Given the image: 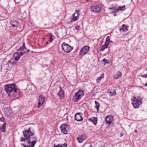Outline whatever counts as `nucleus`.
<instances>
[{
  "mask_svg": "<svg viewBox=\"0 0 147 147\" xmlns=\"http://www.w3.org/2000/svg\"><path fill=\"white\" fill-rule=\"evenodd\" d=\"M34 129L31 127L23 131L24 137L21 138L20 141H24L28 144L27 146L22 144L24 147H34L36 142V138L34 136Z\"/></svg>",
  "mask_w": 147,
  "mask_h": 147,
  "instance_id": "nucleus-1",
  "label": "nucleus"
},
{
  "mask_svg": "<svg viewBox=\"0 0 147 147\" xmlns=\"http://www.w3.org/2000/svg\"><path fill=\"white\" fill-rule=\"evenodd\" d=\"M18 89L17 86L14 84L6 85L4 88V89L8 96L12 92H16Z\"/></svg>",
  "mask_w": 147,
  "mask_h": 147,
  "instance_id": "nucleus-2",
  "label": "nucleus"
},
{
  "mask_svg": "<svg viewBox=\"0 0 147 147\" xmlns=\"http://www.w3.org/2000/svg\"><path fill=\"white\" fill-rule=\"evenodd\" d=\"M84 95L83 90H79L74 96L73 100L75 102L79 101Z\"/></svg>",
  "mask_w": 147,
  "mask_h": 147,
  "instance_id": "nucleus-3",
  "label": "nucleus"
},
{
  "mask_svg": "<svg viewBox=\"0 0 147 147\" xmlns=\"http://www.w3.org/2000/svg\"><path fill=\"white\" fill-rule=\"evenodd\" d=\"M29 51V50H26L24 43L22 46H20V49L17 50V52L18 53V55L21 57L25 54H28Z\"/></svg>",
  "mask_w": 147,
  "mask_h": 147,
  "instance_id": "nucleus-4",
  "label": "nucleus"
},
{
  "mask_svg": "<svg viewBox=\"0 0 147 147\" xmlns=\"http://www.w3.org/2000/svg\"><path fill=\"white\" fill-rule=\"evenodd\" d=\"M125 9V7L123 6L122 7H116L115 6H112L111 7H109L108 9L110 10H112V11L109 12V13H115L119 11H123Z\"/></svg>",
  "mask_w": 147,
  "mask_h": 147,
  "instance_id": "nucleus-5",
  "label": "nucleus"
},
{
  "mask_svg": "<svg viewBox=\"0 0 147 147\" xmlns=\"http://www.w3.org/2000/svg\"><path fill=\"white\" fill-rule=\"evenodd\" d=\"M131 103L135 108H138L141 104V101L139 99L136 98V97L133 96L131 99Z\"/></svg>",
  "mask_w": 147,
  "mask_h": 147,
  "instance_id": "nucleus-6",
  "label": "nucleus"
},
{
  "mask_svg": "<svg viewBox=\"0 0 147 147\" xmlns=\"http://www.w3.org/2000/svg\"><path fill=\"white\" fill-rule=\"evenodd\" d=\"M3 118H0V131L2 132H5L6 127V123L4 121ZM0 131V134H1Z\"/></svg>",
  "mask_w": 147,
  "mask_h": 147,
  "instance_id": "nucleus-7",
  "label": "nucleus"
},
{
  "mask_svg": "<svg viewBox=\"0 0 147 147\" xmlns=\"http://www.w3.org/2000/svg\"><path fill=\"white\" fill-rule=\"evenodd\" d=\"M62 49L65 52L69 53L70 52L73 48L64 42L62 45Z\"/></svg>",
  "mask_w": 147,
  "mask_h": 147,
  "instance_id": "nucleus-8",
  "label": "nucleus"
},
{
  "mask_svg": "<svg viewBox=\"0 0 147 147\" xmlns=\"http://www.w3.org/2000/svg\"><path fill=\"white\" fill-rule=\"evenodd\" d=\"M90 47L88 46H85L82 47L79 52V55L83 56L87 53L89 51Z\"/></svg>",
  "mask_w": 147,
  "mask_h": 147,
  "instance_id": "nucleus-9",
  "label": "nucleus"
},
{
  "mask_svg": "<svg viewBox=\"0 0 147 147\" xmlns=\"http://www.w3.org/2000/svg\"><path fill=\"white\" fill-rule=\"evenodd\" d=\"M39 102L38 105V108H39L40 106H41L44 104V102L45 100L46 99V97L42 95H40L39 96Z\"/></svg>",
  "mask_w": 147,
  "mask_h": 147,
  "instance_id": "nucleus-10",
  "label": "nucleus"
},
{
  "mask_svg": "<svg viewBox=\"0 0 147 147\" xmlns=\"http://www.w3.org/2000/svg\"><path fill=\"white\" fill-rule=\"evenodd\" d=\"M79 11V10H76V12L73 14L72 16V20L70 21V23H72L73 21H75L77 20L79 15V14L78 12Z\"/></svg>",
  "mask_w": 147,
  "mask_h": 147,
  "instance_id": "nucleus-11",
  "label": "nucleus"
},
{
  "mask_svg": "<svg viewBox=\"0 0 147 147\" xmlns=\"http://www.w3.org/2000/svg\"><path fill=\"white\" fill-rule=\"evenodd\" d=\"M82 114L81 113H77L75 115V119L78 121H82L83 119L82 117Z\"/></svg>",
  "mask_w": 147,
  "mask_h": 147,
  "instance_id": "nucleus-12",
  "label": "nucleus"
},
{
  "mask_svg": "<svg viewBox=\"0 0 147 147\" xmlns=\"http://www.w3.org/2000/svg\"><path fill=\"white\" fill-rule=\"evenodd\" d=\"M86 139V136L85 134H82L81 135H79L76 138V140L80 143H81L82 142Z\"/></svg>",
  "mask_w": 147,
  "mask_h": 147,
  "instance_id": "nucleus-13",
  "label": "nucleus"
},
{
  "mask_svg": "<svg viewBox=\"0 0 147 147\" xmlns=\"http://www.w3.org/2000/svg\"><path fill=\"white\" fill-rule=\"evenodd\" d=\"M113 116L112 115H109L106 116L105 118V121L106 123L111 124L113 120Z\"/></svg>",
  "mask_w": 147,
  "mask_h": 147,
  "instance_id": "nucleus-14",
  "label": "nucleus"
},
{
  "mask_svg": "<svg viewBox=\"0 0 147 147\" xmlns=\"http://www.w3.org/2000/svg\"><path fill=\"white\" fill-rule=\"evenodd\" d=\"M91 10L94 12L99 13L100 11V7L99 5L92 7L91 8Z\"/></svg>",
  "mask_w": 147,
  "mask_h": 147,
  "instance_id": "nucleus-15",
  "label": "nucleus"
},
{
  "mask_svg": "<svg viewBox=\"0 0 147 147\" xmlns=\"http://www.w3.org/2000/svg\"><path fill=\"white\" fill-rule=\"evenodd\" d=\"M67 125L66 124L64 123L62 125L61 127V131L62 132L66 134L67 133L66 129L67 127Z\"/></svg>",
  "mask_w": 147,
  "mask_h": 147,
  "instance_id": "nucleus-16",
  "label": "nucleus"
},
{
  "mask_svg": "<svg viewBox=\"0 0 147 147\" xmlns=\"http://www.w3.org/2000/svg\"><path fill=\"white\" fill-rule=\"evenodd\" d=\"M128 28V26L125 24H123L122 25V27H119V28L120 31L127 32L128 31L127 28Z\"/></svg>",
  "mask_w": 147,
  "mask_h": 147,
  "instance_id": "nucleus-17",
  "label": "nucleus"
},
{
  "mask_svg": "<svg viewBox=\"0 0 147 147\" xmlns=\"http://www.w3.org/2000/svg\"><path fill=\"white\" fill-rule=\"evenodd\" d=\"M11 24L13 27L17 28L19 24V22L16 20H13L11 21Z\"/></svg>",
  "mask_w": 147,
  "mask_h": 147,
  "instance_id": "nucleus-18",
  "label": "nucleus"
},
{
  "mask_svg": "<svg viewBox=\"0 0 147 147\" xmlns=\"http://www.w3.org/2000/svg\"><path fill=\"white\" fill-rule=\"evenodd\" d=\"M60 90L58 94V95L59 96L60 99H61L64 98V94L63 91L61 90L60 86Z\"/></svg>",
  "mask_w": 147,
  "mask_h": 147,
  "instance_id": "nucleus-19",
  "label": "nucleus"
},
{
  "mask_svg": "<svg viewBox=\"0 0 147 147\" xmlns=\"http://www.w3.org/2000/svg\"><path fill=\"white\" fill-rule=\"evenodd\" d=\"M122 74L120 71H118L117 74L113 76V78L115 79H117L119 78Z\"/></svg>",
  "mask_w": 147,
  "mask_h": 147,
  "instance_id": "nucleus-20",
  "label": "nucleus"
},
{
  "mask_svg": "<svg viewBox=\"0 0 147 147\" xmlns=\"http://www.w3.org/2000/svg\"><path fill=\"white\" fill-rule=\"evenodd\" d=\"M14 57H15V60L16 61H17L19 60L21 57L18 55V53L17 52H15L14 54Z\"/></svg>",
  "mask_w": 147,
  "mask_h": 147,
  "instance_id": "nucleus-21",
  "label": "nucleus"
},
{
  "mask_svg": "<svg viewBox=\"0 0 147 147\" xmlns=\"http://www.w3.org/2000/svg\"><path fill=\"white\" fill-rule=\"evenodd\" d=\"M97 118L95 117H92L89 119V120L92 121L95 125L97 123Z\"/></svg>",
  "mask_w": 147,
  "mask_h": 147,
  "instance_id": "nucleus-22",
  "label": "nucleus"
},
{
  "mask_svg": "<svg viewBox=\"0 0 147 147\" xmlns=\"http://www.w3.org/2000/svg\"><path fill=\"white\" fill-rule=\"evenodd\" d=\"M104 74H102L100 77H98L96 79V82L98 83H100L101 80L104 78Z\"/></svg>",
  "mask_w": 147,
  "mask_h": 147,
  "instance_id": "nucleus-23",
  "label": "nucleus"
},
{
  "mask_svg": "<svg viewBox=\"0 0 147 147\" xmlns=\"http://www.w3.org/2000/svg\"><path fill=\"white\" fill-rule=\"evenodd\" d=\"M116 94V92L115 89H112L111 90V92L110 96H115Z\"/></svg>",
  "mask_w": 147,
  "mask_h": 147,
  "instance_id": "nucleus-24",
  "label": "nucleus"
},
{
  "mask_svg": "<svg viewBox=\"0 0 147 147\" xmlns=\"http://www.w3.org/2000/svg\"><path fill=\"white\" fill-rule=\"evenodd\" d=\"M95 103L96 104L95 107L96 108L97 111L98 110L99 107V103L96 101H95Z\"/></svg>",
  "mask_w": 147,
  "mask_h": 147,
  "instance_id": "nucleus-25",
  "label": "nucleus"
},
{
  "mask_svg": "<svg viewBox=\"0 0 147 147\" xmlns=\"http://www.w3.org/2000/svg\"><path fill=\"white\" fill-rule=\"evenodd\" d=\"M110 36H107L106 39V40L110 42V45H111V44L112 43L113 41L110 40Z\"/></svg>",
  "mask_w": 147,
  "mask_h": 147,
  "instance_id": "nucleus-26",
  "label": "nucleus"
},
{
  "mask_svg": "<svg viewBox=\"0 0 147 147\" xmlns=\"http://www.w3.org/2000/svg\"><path fill=\"white\" fill-rule=\"evenodd\" d=\"M11 111L10 110L9 107H5L4 109V112L5 113H7V112H10Z\"/></svg>",
  "mask_w": 147,
  "mask_h": 147,
  "instance_id": "nucleus-27",
  "label": "nucleus"
},
{
  "mask_svg": "<svg viewBox=\"0 0 147 147\" xmlns=\"http://www.w3.org/2000/svg\"><path fill=\"white\" fill-rule=\"evenodd\" d=\"M5 115L7 117L9 118L10 117H11V111L10 112H7V113H5Z\"/></svg>",
  "mask_w": 147,
  "mask_h": 147,
  "instance_id": "nucleus-28",
  "label": "nucleus"
},
{
  "mask_svg": "<svg viewBox=\"0 0 147 147\" xmlns=\"http://www.w3.org/2000/svg\"><path fill=\"white\" fill-rule=\"evenodd\" d=\"M108 47L106 46L105 44L104 45L101 47V49H100V51H103L105 49L107 48Z\"/></svg>",
  "mask_w": 147,
  "mask_h": 147,
  "instance_id": "nucleus-29",
  "label": "nucleus"
},
{
  "mask_svg": "<svg viewBox=\"0 0 147 147\" xmlns=\"http://www.w3.org/2000/svg\"><path fill=\"white\" fill-rule=\"evenodd\" d=\"M49 34L50 36V40H49V41L51 42L52 41V40H53V38H52L53 36L52 34L51 33H50Z\"/></svg>",
  "mask_w": 147,
  "mask_h": 147,
  "instance_id": "nucleus-30",
  "label": "nucleus"
},
{
  "mask_svg": "<svg viewBox=\"0 0 147 147\" xmlns=\"http://www.w3.org/2000/svg\"><path fill=\"white\" fill-rule=\"evenodd\" d=\"M75 28L77 30H79L81 29L80 26L78 25L75 26Z\"/></svg>",
  "mask_w": 147,
  "mask_h": 147,
  "instance_id": "nucleus-31",
  "label": "nucleus"
},
{
  "mask_svg": "<svg viewBox=\"0 0 147 147\" xmlns=\"http://www.w3.org/2000/svg\"><path fill=\"white\" fill-rule=\"evenodd\" d=\"M60 147H67V143H65L60 145Z\"/></svg>",
  "mask_w": 147,
  "mask_h": 147,
  "instance_id": "nucleus-32",
  "label": "nucleus"
},
{
  "mask_svg": "<svg viewBox=\"0 0 147 147\" xmlns=\"http://www.w3.org/2000/svg\"><path fill=\"white\" fill-rule=\"evenodd\" d=\"M105 44L106 46L108 47L109 45H110V43L109 42L106 40L105 42Z\"/></svg>",
  "mask_w": 147,
  "mask_h": 147,
  "instance_id": "nucleus-33",
  "label": "nucleus"
},
{
  "mask_svg": "<svg viewBox=\"0 0 147 147\" xmlns=\"http://www.w3.org/2000/svg\"><path fill=\"white\" fill-rule=\"evenodd\" d=\"M102 61L104 63L105 65L106 63H109V62H108L107 60L105 59H103L102 60Z\"/></svg>",
  "mask_w": 147,
  "mask_h": 147,
  "instance_id": "nucleus-34",
  "label": "nucleus"
},
{
  "mask_svg": "<svg viewBox=\"0 0 147 147\" xmlns=\"http://www.w3.org/2000/svg\"><path fill=\"white\" fill-rule=\"evenodd\" d=\"M54 147H60V144H58L57 145H54Z\"/></svg>",
  "mask_w": 147,
  "mask_h": 147,
  "instance_id": "nucleus-35",
  "label": "nucleus"
},
{
  "mask_svg": "<svg viewBox=\"0 0 147 147\" xmlns=\"http://www.w3.org/2000/svg\"><path fill=\"white\" fill-rule=\"evenodd\" d=\"M141 76L143 78L144 77L145 78H146V77H147V76H146V74H142V75Z\"/></svg>",
  "mask_w": 147,
  "mask_h": 147,
  "instance_id": "nucleus-36",
  "label": "nucleus"
},
{
  "mask_svg": "<svg viewBox=\"0 0 147 147\" xmlns=\"http://www.w3.org/2000/svg\"><path fill=\"white\" fill-rule=\"evenodd\" d=\"M107 92L108 93H110L111 92V90H110L109 89H108L107 90Z\"/></svg>",
  "mask_w": 147,
  "mask_h": 147,
  "instance_id": "nucleus-37",
  "label": "nucleus"
},
{
  "mask_svg": "<svg viewBox=\"0 0 147 147\" xmlns=\"http://www.w3.org/2000/svg\"><path fill=\"white\" fill-rule=\"evenodd\" d=\"M16 61H13L12 62V64H13V65H15L16 64Z\"/></svg>",
  "mask_w": 147,
  "mask_h": 147,
  "instance_id": "nucleus-38",
  "label": "nucleus"
},
{
  "mask_svg": "<svg viewBox=\"0 0 147 147\" xmlns=\"http://www.w3.org/2000/svg\"><path fill=\"white\" fill-rule=\"evenodd\" d=\"M11 60H10L9 61H8V63H11Z\"/></svg>",
  "mask_w": 147,
  "mask_h": 147,
  "instance_id": "nucleus-39",
  "label": "nucleus"
},
{
  "mask_svg": "<svg viewBox=\"0 0 147 147\" xmlns=\"http://www.w3.org/2000/svg\"><path fill=\"white\" fill-rule=\"evenodd\" d=\"M51 63H52L53 64H54V63H55V61H52L51 62Z\"/></svg>",
  "mask_w": 147,
  "mask_h": 147,
  "instance_id": "nucleus-40",
  "label": "nucleus"
},
{
  "mask_svg": "<svg viewBox=\"0 0 147 147\" xmlns=\"http://www.w3.org/2000/svg\"><path fill=\"white\" fill-rule=\"evenodd\" d=\"M114 13L113 14V15L114 16H117L116 14L115 13Z\"/></svg>",
  "mask_w": 147,
  "mask_h": 147,
  "instance_id": "nucleus-41",
  "label": "nucleus"
},
{
  "mask_svg": "<svg viewBox=\"0 0 147 147\" xmlns=\"http://www.w3.org/2000/svg\"><path fill=\"white\" fill-rule=\"evenodd\" d=\"M144 86H146V87H147V83H146L145 84H144Z\"/></svg>",
  "mask_w": 147,
  "mask_h": 147,
  "instance_id": "nucleus-42",
  "label": "nucleus"
},
{
  "mask_svg": "<svg viewBox=\"0 0 147 147\" xmlns=\"http://www.w3.org/2000/svg\"><path fill=\"white\" fill-rule=\"evenodd\" d=\"M88 147H92V146L90 144V146H88Z\"/></svg>",
  "mask_w": 147,
  "mask_h": 147,
  "instance_id": "nucleus-43",
  "label": "nucleus"
},
{
  "mask_svg": "<svg viewBox=\"0 0 147 147\" xmlns=\"http://www.w3.org/2000/svg\"><path fill=\"white\" fill-rule=\"evenodd\" d=\"M86 1V2L88 1V0H85Z\"/></svg>",
  "mask_w": 147,
  "mask_h": 147,
  "instance_id": "nucleus-44",
  "label": "nucleus"
},
{
  "mask_svg": "<svg viewBox=\"0 0 147 147\" xmlns=\"http://www.w3.org/2000/svg\"><path fill=\"white\" fill-rule=\"evenodd\" d=\"M146 76H147V73L146 74Z\"/></svg>",
  "mask_w": 147,
  "mask_h": 147,
  "instance_id": "nucleus-45",
  "label": "nucleus"
},
{
  "mask_svg": "<svg viewBox=\"0 0 147 147\" xmlns=\"http://www.w3.org/2000/svg\"><path fill=\"white\" fill-rule=\"evenodd\" d=\"M47 43H48V42H47Z\"/></svg>",
  "mask_w": 147,
  "mask_h": 147,
  "instance_id": "nucleus-46",
  "label": "nucleus"
}]
</instances>
